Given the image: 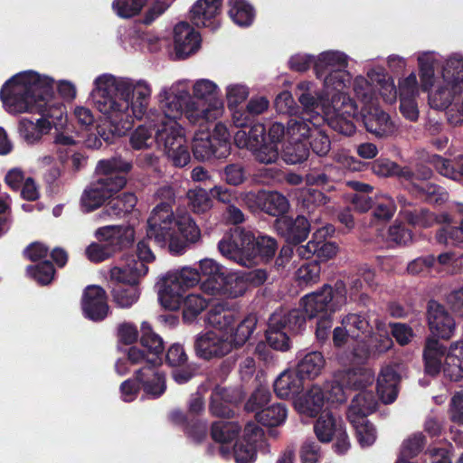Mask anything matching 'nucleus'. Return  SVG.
Instances as JSON below:
<instances>
[{
	"label": "nucleus",
	"instance_id": "obj_15",
	"mask_svg": "<svg viewBox=\"0 0 463 463\" xmlns=\"http://www.w3.org/2000/svg\"><path fill=\"white\" fill-rule=\"evenodd\" d=\"M162 96L164 99L160 100L161 110L151 115L158 123H165V128L180 129L176 119L183 114L186 117V107L188 103H192L191 98L167 91L161 93L160 97Z\"/></svg>",
	"mask_w": 463,
	"mask_h": 463
},
{
	"label": "nucleus",
	"instance_id": "obj_3",
	"mask_svg": "<svg viewBox=\"0 0 463 463\" xmlns=\"http://www.w3.org/2000/svg\"><path fill=\"white\" fill-rule=\"evenodd\" d=\"M91 92L96 108L112 120H122L129 110L141 119L146 112L151 95L150 87L144 81L133 84L128 80H117L111 75H102L95 81Z\"/></svg>",
	"mask_w": 463,
	"mask_h": 463
},
{
	"label": "nucleus",
	"instance_id": "obj_36",
	"mask_svg": "<svg viewBox=\"0 0 463 463\" xmlns=\"http://www.w3.org/2000/svg\"><path fill=\"white\" fill-rule=\"evenodd\" d=\"M269 317L272 326H279L283 330L298 334L306 328L307 316L304 309L294 308L288 312L275 311Z\"/></svg>",
	"mask_w": 463,
	"mask_h": 463
},
{
	"label": "nucleus",
	"instance_id": "obj_64",
	"mask_svg": "<svg viewBox=\"0 0 463 463\" xmlns=\"http://www.w3.org/2000/svg\"><path fill=\"white\" fill-rule=\"evenodd\" d=\"M236 463H252L257 458V445L250 441L237 440L233 446Z\"/></svg>",
	"mask_w": 463,
	"mask_h": 463
},
{
	"label": "nucleus",
	"instance_id": "obj_61",
	"mask_svg": "<svg viewBox=\"0 0 463 463\" xmlns=\"http://www.w3.org/2000/svg\"><path fill=\"white\" fill-rule=\"evenodd\" d=\"M147 0H114L113 10L122 18H130L140 13Z\"/></svg>",
	"mask_w": 463,
	"mask_h": 463
},
{
	"label": "nucleus",
	"instance_id": "obj_49",
	"mask_svg": "<svg viewBox=\"0 0 463 463\" xmlns=\"http://www.w3.org/2000/svg\"><path fill=\"white\" fill-rule=\"evenodd\" d=\"M229 16L234 24L246 27L252 24L255 11L246 0H228Z\"/></svg>",
	"mask_w": 463,
	"mask_h": 463
},
{
	"label": "nucleus",
	"instance_id": "obj_53",
	"mask_svg": "<svg viewBox=\"0 0 463 463\" xmlns=\"http://www.w3.org/2000/svg\"><path fill=\"white\" fill-rule=\"evenodd\" d=\"M199 273L202 280L201 288L208 294L206 284L208 282H220L227 273V269L212 259H204L199 262Z\"/></svg>",
	"mask_w": 463,
	"mask_h": 463
},
{
	"label": "nucleus",
	"instance_id": "obj_8",
	"mask_svg": "<svg viewBox=\"0 0 463 463\" xmlns=\"http://www.w3.org/2000/svg\"><path fill=\"white\" fill-rule=\"evenodd\" d=\"M133 268L113 267L109 271V288L113 301L122 308H129L139 298L140 279L146 275L148 267L135 262Z\"/></svg>",
	"mask_w": 463,
	"mask_h": 463
},
{
	"label": "nucleus",
	"instance_id": "obj_27",
	"mask_svg": "<svg viewBox=\"0 0 463 463\" xmlns=\"http://www.w3.org/2000/svg\"><path fill=\"white\" fill-rule=\"evenodd\" d=\"M234 134V143L240 148L251 150L257 157L266 146V128L261 123L255 121L245 128H238Z\"/></svg>",
	"mask_w": 463,
	"mask_h": 463
},
{
	"label": "nucleus",
	"instance_id": "obj_7",
	"mask_svg": "<svg viewBox=\"0 0 463 463\" xmlns=\"http://www.w3.org/2000/svg\"><path fill=\"white\" fill-rule=\"evenodd\" d=\"M193 93L196 100H192L186 107V118L192 125L202 126L222 115L223 103L218 97L219 90L213 81L205 79L197 80Z\"/></svg>",
	"mask_w": 463,
	"mask_h": 463
},
{
	"label": "nucleus",
	"instance_id": "obj_39",
	"mask_svg": "<svg viewBox=\"0 0 463 463\" xmlns=\"http://www.w3.org/2000/svg\"><path fill=\"white\" fill-rule=\"evenodd\" d=\"M241 426L236 421H214L211 427L212 439L222 444L220 452L225 456L230 453V449L225 447L226 444L232 443L237 439Z\"/></svg>",
	"mask_w": 463,
	"mask_h": 463
},
{
	"label": "nucleus",
	"instance_id": "obj_21",
	"mask_svg": "<svg viewBox=\"0 0 463 463\" xmlns=\"http://www.w3.org/2000/svg\"><path fill=\"white\" fill-rule=\"evenodd\" d=\"M223 0H197L190 10L192 24L200 28L207 27L215 31L220 27L218 16L221 14Z\"/></svg>",
	"mask_w": 463,
	"mask_h": 463
},
{
	"label": "nucleus",
	"instance_id": "obj_5",
	"mask_svg": "<svg viewBox=\"0 0 463 463\" xmlns=\"http://www.w3.org/2000/svg\"><path fill=\"white\" fill-rule=\"evenodd\" d=\"M131 162L121 157L100 160L97 171L102 175L83 192L80 202L86 212H92L118 193L127 184V174L132 169Z\"/></svg>",
	"mask_w": 463,
	"mask_h": 463
},
{
	"label": "nucleus",
	"instance_id": "obj_2",
	"mask_svg": "<svg viewBox=\"0 0 463 463\" xmlns=\"http://www.w3.org/2000/svg\"><path fill=\"white\" fill-rule=\"evenodd\" d=\"M53 81L48 77L29 71L15 74L5 82L0 99L10 113L37 112L44 118H52L54 127L62 125L66 113L61 102H52Z\"/></svg>",
	"mask_w": 463,
	"mask_h": 463
},
{
	"label": "nucleus",
	"instance_id": "obj_14",
	"mask_svg": "<svg viewBox=\"0 0 463 463\" xmlns=\"http://www.w3.org/2000/svg\"><path fill=\"white\" fill-rule=\"evenodd\" d=\"M333 115L328 118V126L337 133L351 137L356 131L354 119L358 113V107L354 99L345 93L332 98Z\"/></svg>",
	"mask_w": 463,
	"mask_h": 463
},
{
	"label": "nucleus",
	"instance_id": "obj_34",
	"mask_svg": "<svg viewBox=\"0 0 463 463\" xmlns=\"http://www.w3.org/2000/svg\"><path fill=\"white\" fill-rule=\"evenodd\" d=\"M269 106L266 97H253L245 109H234L232 122L236 128H245L255 121V118L265 112Z\"/></svg>",
	"mask_w": 463,
	"mask_h": 463
},
{
	"label": "nucleus",
	"instance_id": "obj_47",
	"mask_svg": "<svg viewBox=\"0 0 463 463\" xmlns=\"http://www.w3.org/2000/svg\"><path fill=\"white\" fill-rule=\"evenodd\" d=\"M258 324V316L255 313H250L245 316L235 328L231 330V340L232 348L243 346L250 338Z\"/></svg>",
	"mask_w": 463,
	"mask_h": 463
},
{
	"label": "nucleus",
	"instance_id": "obj_46",
	"mask_svg": "<svg viewBox=\"0 0 463 463\" xmlns=\"http://www.w3.org/2000/svg\"><path fill=\"white\" fill-rule=\"evenodd\" d=\"M325 358L322 353L313 351L307 353L297 364L296 371L303 380H313L317 377L325 367Z\"/></svg>",
	"mask_w": 463,
	"mask_h": 463
},
{
	"label": "nucleus",
	"instance_id": "obj_62",
	"mask_svg": "<svg viewBox=\"0 0 463 463\" xmlns=\"http://www.w3.org/2000/svg\"><path fill=\"white\" fill-rule=\"evenodd\" d=\"M271 399V393L269 388L260 385L249 397L245 403L247 411L257 412L265 408Z\"/></svg>",
	"mask_w": 463,
	"mask_h": 463
},
{
	"label": "nucleus",
	"instance_id": "obj_59",
	"mask_svg": "<svg viewBox=\"0 0 463 463\" xmlns=\"http://www.w3.org/2000/svg\"><path fill=\"white\" fill-rule=\"evenodd\" d=\"M346 68H339L331 70L321 80H324V86L327 90L341 91L348 87L351 83L352 76L345 70Z\"/></svg>",
	"mask_w": 463,
	"mask_h": 463
},
{
	"label": "nucleus",
	"instance_id": "obj_50",
	"mask_svg": "<svg viewBox=\"0 0 463 463\" xmlns=\"http://www.w3.org/2000/svg\"><path fill=\"white\" fill-rule=\"evenodd\" d=\"M442 77L454 92L463 89V58H449L442 69Z\"/></svg>",
	"mask_w": 463,
	"mask_h": 463
},
{
	"label": "nucleus",
	"instance_id": "obj_45",
	"mask_svg": "<svg viewBox=\"0 0 463 463\" xmlns=\"http://www.w3.org/2000/svg\"><path fill=\"white\" fill-rule=\"evenodd\" d=\"M137 203L134 193L124 192L116 197H111L104 207V212L110 217L121 218L130 213Z\"/></svg>",
	"mask_w": 463,
	"mask_h": 463
},
{
	"label": "nucleus",
	"instance_id": "obj_40",
	"mask_svg": "<svg viewBox=\"0 0 463 463\" xmlns=\"http://www.w3.org/2000/svg\"><path fill=\"white\" fill-rule=\"evenodd\" d=\"M289 137L283 146L282 158L288 165L302 164L308 158L309 147L307 142L298 135L289 133Z\"/></svg>",
	"mask_w": 463,
	"mask_h": 463
},
{
	"label": "nucleus",
	"instance_id": "obj_42",
	"mask_svg": "<svg viewBox=\"0 0 463 463\" xmlns=\"http://www.w3.org/2000/svg\"><path fill=\"white\" fill-rule=\"evenodd\" d=\"M52 123L44 118L30 119L23 118L19 121L18 130L21 137L27 143L33 144L37 142L45 134L52 129Z\"/></svg>",
	"mask_w": 463,
	"mask_h": 463
},
{
	"label": "nucleus",
	"instance_id": "obj_31",
	"mask_svg": "<svg viewBox=\"0 0 463 463\" xmlns=\"http://www.w3.org/2000/svg\"><path fill=\"white\" fill-rule=\"evenodd\" d=\"M441 371L449 382L458 383L463 379V341L449 345Z\"/></svg>",
	"mask_w": 463,
	"mask_h": 463
},
{
	"label": "nucleus",
	"instance_id": "obj_37",
	"mask_svg": "<svg viewBox=\"0 0 463 463\" xmlns=\"http://www.w3.org/2000/svg\"><path fill=\"white\" fill-rule=\"evenodd\" d=\"M257 203L263 213L277 218L286 216L289 208L287 197L277 191L259 193Z\"/></svg>",
	"mask_w": 463,
	"mask_h": 463
},
{
	"label": "nucleus",
	"instance_id": "obj_6",
	"mask_svg": "<svg viewBox=\"0 0 463 463\" xmlns=\"http://www.w3.org/2000/svg\"><path fill=\"white\" fill-rule=\"evenodd\" d=\"M204 123L195 131L193 139L192 151L199 161H208L212 158H224L230 154V132L222 123Z\"/></svg>",
	"mask_w": 463,
	"mask_h": 463
},
{
	"label": "nucleus",
	"instance_id": "obj_13",
	"mask_svg": "<svg viewBox=\"0 0 463 463\" xmlns=\"http://www.w3.org/2000/svg\"><path fill=\"white\" fill-rule=\"evenodd\" d=\"M289 133L302 137L308 145L309 152L323 157L331 150V140L326 131L310 119H290L288 122Z\"/></svg>",
	"mask_w": 463,
	"mask_h": 463
},
{
	"label": "nucleus",
	"instance_id": "obj_57",
	"mask_svg": "<svg viewBox=\"0 0 463 463\" xmlns=\"http://www.w3.org/2000/svg\"><path fill=\"white\" fill-rule=\"evenodd\" d=\"M376 400L371 392H359L352 400L350 409L363 418L375 411Z\"/></svg>",
	"mask_w": 463,
	"mask_h": 463
},
{
	"label": "nucleus",
	"instance_id": "obj_48",
	"mask_svg": "<svg viewBox=\"0 0 463 463\" xmlns=\"http://www.w3.org/2000/svg\"><path fill=\"white\" fill-rule=\"evenodd\" d=\"M341 324L350 334L351 339L358 340L367 337L373 332V326L367 318L360 314H348L343 317Z\"/></svg>",
	"mask_w": 463,
	"mask_h": 463
},
{
	"label": "nucleus",
	"instance_id": "obj_32",
	"mask_svg": "<svg viewBox=\"0 0 463 463\" xmlns=\"http://www.w3.org/2000/svg\"><path fill=\"white\" fill-rule=\"evenodd\" d=\"M286 128L283 124L273 122L266 135V146L257 153V160L263 164H271L279 158V144L284 138Z\"/></svg>",
	"mask_w": 463,
	"mask_h": 463
},
{
	"label": "nucleus",
	"instance_id": "obj_38",
	"mask_svg": "<svg viewBox=\"0 0 463 463\" xmlns=\"http://www.w3.org/2000/svg\"><path fill=\"white\" fill-rule=\"evenodd\" d=\"M236 320V312L225 301H218L207 312V322L213 328L220 331L232 329Z\"/></svg>",
	"mask_w": 463,
	"mask_h": 463
},
{
	"label": "nucleus",
	"instance_id": "obj_63",
	"mask_svg": "<svg viewBox=\"0 0 463 463\" xmlns=\"http://www.w3.org/2000/svg\"><path fill=\"white\" fill-rule=\"evenodd\" d=\"M373 382V377L364 369L349 370L346 375V385L354 391L364 392Z\"/></svg>",
	"mask_w": 463,
	"mask_h": 463
},
{
	"label": "nucleus",
	"instance_id": "obj_30",
	"mask_svg": "<svg viewBox=\"0 0 463 463\" xmlns=\"http://www.w3.org/2000/svg\"><path fill=\"white\" fill-rule=\"evenodd\" d=\"M406 190L413 198L429 204L441 205L449 197L447 189L434 182L413 184L406 186Z\"/></svg>",
	"mask_w": 463,
	"mask_h": 463
},
{
	"label": "nucleus",
	"instance_id": "obj_44",
	"mask_svg": "<svg viewBox=\"0 0 463 463\" xmlns=\"http://www.w3.org/2000/svg\"><path fill=\"white\" fill-rule=\"evenodd\" d=\"M348 65L347 56L338 51H327L320 53L316 60L314 71L317 79H322L325 73L331 70L346 68Z\"/></svg>",
	"mask_w": 463,
	"mask_h": 463
},
{
	"label": "nucleus",
	"instance_id": "obj_41",
	"mask_svg": "<svg viewBox=\"0 0 463 463\" xmlns=\"http://www.w3.org/2000/svg\"><path fill=\"white\" fill-rule=\"evenodd\" d=\"M324 404L325 392L318 385H313L296 402L299 413L311 418L317 416L322 411Z\"/></svg>",
	"mask_w": 463,
	"mask_h": 463
},
{
	"label": "nucleus",
	"instance_id": "obj_23",
	"mask_svg": "<svg viewBox=\"0 0 463 463\" xmlns=\"http://www.w3.org/2000/svg\"><path fill=\"white\" fill-rule=\"evenodd\" d=\"M201 46V35L187 22H180L174 28V49L177 60H184L195 53Z\"/></svg>",
	"mask_w": 463,
	"mask_h": 463
},
{
	"label": "nucleus",
	"instance_id": "obj_58",
	"mask_svg": "<svg viewBox=\"0 0 463 463\" xmlns=\"http://www.w3.org/2000/svg\"><path fill=\"white\" fill-rule=\"evenodd\" d=\"M26 271L40 285L50 284L55 274L54 266L50 260H43L35 265H29Z\"/></svg>",
	"mask_w": 463,
	"mask_h": 463
},
{
	"label": "nucleus",
	"instance_id": "obj_25",
	"mask_svg": "<svg viewBox=\"0 0 463 463\" xmlns=\"http://www.w3.org/2000/svg\"><path fill=\"white\" fill-rule=\"evenodd\" d=\"M161 142V149L171 158L175 166L184 167L190 161V153L183 143L184 141L181 129L169 128L166 137L157 134Z\"/></svg>",
	"mask_w": 463,
	"mask_h": 463
},
{
	"label": "nucleus",
	"instance_id": "obj_26",
	"mask_svg": "<svg viewBox=\"0 0 463 463\" xmlns=\"http://www.w3.org/2000/svg\"><path fill=\"white\" fill-rule=\"evenodd\" d=\"M448 350L449 347L434 336H428L425 339L422 360L426 374L432 377L439 374Z\"/></svg>",
	"mask_w": 463,
	"mask_h": 463
},
{
	"label": "nucleus",
	"instance_id": "obj_55",
	"mask_svg": "<svg viewBox=\"0 0 463 463\" xmlns=\"http://www.w3.org/2000/svg\"><path fill=\"white\" fill-rule=\"evenodd\" d=\"M265 339L269 347L276 351L287 352L290 349L291 342L287 333L279 326L271 325L269 318L268 327L265 331Z\"/></svg>",
	"mask_w": 463,
	"mask_h": 463
},
{
	"label": "nucleus",
	"instance_id": "obj_9",
	"mask_svg": "<svg viewBox=\"0 0 463 463\" xmlns=\"http://www.w3.org/2000/svg\"><path fill=\"white\" fill-rule=\"evenodd\" d=\"M96 237L99 242L90 243L85 253L91 262L99 263L115 253L131 247L134 243L135 230L130 226H105L97 230Z\"/></svg>",
	"mask_w": 463,
	"mask_h": 463
},
{
	"label": "nucleus",
	"instance_id": "obj_33",
	"mask_svg": "<svg viewBox=\"0 0 463 463\" xmlns=\"http://www.w3.org/2000/svg\"><path fill=\"white\" fill-rule=\"evenodd\" d=\"M274 392L281 399H288L298 395L304 389V380L295 370L282 372L275 380Z\"/></svg>",
	"mask_w": 463,
	"mask_h": 463
},
{
	"label": "nucleus",
	"instance_id": "obj_54",
	"mask_svg": "<svg viewBox=\"0 0 463 463\" xmlns=\"http://www.w3.org/2000/svg\"><path fill=\"white\" fill-rule=\"evenodd\" d=\"M372 169L379 176H396L402 183L403 182V177H410L409 166H402L385 158L373 161Z\"/></svg>",
	"mask_w": 463,
	"mask_h": 463
},
{
	"label": "nucleus",
	"instance_id": "obj_12",
	"mask_svg": "<svg viewBox=\"0 0 463 463\" xmlns=\"http://www.w3.org/2000/svg\"><path fill=\"white\" fill-rule=\"evenodd\" d=\"M140 344L144 349L131 346L128 352V360L133 364L145 362L146 366L161 365L165 349L164 341L153 331L147 322H143L141 325Z\"/></svg>",
	"mask_w": 463,
	"mask_h": 463
},
{
	"label": "nucleus",
	"instance_id": "obj_60",
	"mask_svg": "<svg viewBox=\"0 0 463 463\" xmlns=\"http://www.w3.org/2000/svg\"><path fill=\"white\" fill-rule=\"evenodd\" d=\"M403 219L412 226L427 228L434 222L433 213L426 208H415L413 210L404 209Z\"/></svg>",
	"mask_w": 463,
	"mask_h": 463
},
{
	"label": "nucleus",
	"instance_id": "obj_29",
	"mask_svg": "<svg viewBox=\"0 0 463 463\" xmlns=\"http://www.w3.org/2000/svg\"><path fill=\"white\" fill-rule=\"evenodd\" d=\"M156 366H143L137 370L141 390L146 396L157 399L166 391V380L164 373L156 369Z\"/></svg>",
	"mask_w": 463,
	"mask_h": 463
},
{
	"label": "nucleus",
	"instance_id": "obj_24",
	"mask_svg": "<svg viewBox=\"0 0 463 463\" xmlns=\"http://www.w3.org/2000/svg\"><path fill=\"white\" fill-rule=\"evenodd\" d=\"M169 420L181 426L185 436L194 444H202L208 435L207 421L202 418H188L180 409H175L168 414Z\"/></svg>",
	"mask_w": 463,
	"mask_h": 463
},
{
	"label": "nucleus",
	"instance_id": "obj_10",
	"mask_svg": "<svg viewBox=\"0 0 463 463\" xmlns=\"http://www.w3.org/2000/svg\"><path fill=\"white\" fill-rule=\"evenodd\" d=\"M346 293L345 283L337 279L333 286L324 284L319 289L302 297L300 306L309 319L332 317L346 303Z\"/></svg>",
	"mask_w": 463,
	"mask_h": 463
},
{
	"label": "nucleus",
	"instance_id": "obj_18",
	"mask_svg": "<svg viewBox=\"0 0 463 463\" xmlns=\"http://www.w3.org/2000/svg\"><path fill=\"white\" fill-rule=\"evenodd\" d=\"M277 233L288 244L298 245L306 241L310 232V222L302 214L296 218L282 216L274 222Z\"/></svg>",
	"mask_w": 463,
	"mask_h": 463
},
{
	"label": "nucleus",
	"instance_id": "obj_35",
	"mask_svg": "<svg viewBox=\"0 0 463 463\" xmlns=\"http://www.w3.org/2000/svg\"><path fill=\"white\" fill-rule=\"evenodd\" d=\"M437 222L444 223L436 232L435 239L437 242L447 246L463 248V219L459 225H452L449 215L443 213L437 218Z\"/></svg>",
	"mask_w": 463,
	"mask_h": 463
},
{
	"label": "nucleus",
	"instance_id": "obj_28",
	"mask_svg": "<svg viewBox=\"0 0 463 463\" xmlns=\"http://www.w3.org/2000/svg\"><path fill=\"white\" fill-rule=\"evenodd\" d=\"M208 294L222 296L229 298H237L247 291L246 281L235 273L227 272L220 282H208L206 284Z\"/></svg>",
	"mask_w": 463,
	"mask_h": 463
},
{
	"label": "nucleus",
	"instance_id": "obj_43",
	"mask_svg": "<svg viewBox=\"0 0 463 463\" xmlns=\"http://www.w3.org/2000/svg\"><path fill=\"white\" fill-rule=\"evenodd\" d=\"M343 425L344 422L341 418H335L330 411H324L316 420L314 431L320 442L329 443Z\"/></svg>",
	"mask_w": 463,
	"mask_h": 463
},
{
	"label": "nucleus",
	"instance_id": "obj_16",
	"mask_svg": "<svg viewBox=\"0 0 463 463\" xmlns=\"http://www.w3.org/2000/svg\"><path fill=\"white\" fill-rule=\"evenodd\" d=\"M81 310L85 318L93 322L103 321L109 312L106 290L100 286H88L83 291Z\"/></svg>",
	"mask_w": 463,
	"mask_h": 463
},
{
	"label": "nucleus",
	"instance_id": "obj_22",
	"mask_svg": "<svg viewBox=\"0 0 463 463\" xmlns=\"http://www.w3.org/2000/svg\"><path fill=\"white\" fill-rule=\"evenodd\" d=\"M147 122L138 126L131 134L130 144L134 149L140 150L151 147L154 144L161 149V142L157 138V134H162V137H166L169 128H165V123H158L152 115L147 117Z\"/></svg>",
	"mask_w": 463,
	"mask_h": 463
},
{
	"label": "nucleus",
	"instance_id": "obj_4",
	"mask_svg": "<svg viewBox=\"0 0 463 463\" xmlns=\"http://www.w3.org/2000/svg\"><path fill=\"white\" fill-rule=\"evenodd\" d=\"M219 251L225 258L242 267H251L259 260H272L278 250L277 240L258 232L255 234L241 227L231 229L218 243Z\"/></svg>",
	"mask_w": 463,
	"mask_h": 463
},
{
	"label": "nucleus",
	"instance_id": "obj_56",
	"mask_svg": "<svg viewBox=\"0 0 463 463\" xmlns=\"http://www.w3.org/2000/svg\"><path fill=\"white\" fill-rule=\"evenodd\" d=\"M328 201V197L322 191L315 188L302 191L298 197L301 209L308 214L326 205Z\"/></svg>",
	"mask_w": 463,
	"mask_h": 463
},
{
	"label": "nucleus",
	"instance_id": "obj_1",
	"mask_svg": "<svg viewBox=\"0 0 463 463\" xmlns=\"http://www.w3.org/2000/svg\"><path fill=\"white\" fill-rule=\"evenodd\" d=\"M146 237L137 242V258H127L122 268H133L135 262L145 267L155 260L156 257L149 246V241L160 248H167L173 255H182L190 244L201 238V231L194 220L188 213H174L169 202L158 203L151 212L146 221Z\"/></svg>",
	"mask_w": 463,
	"mask_h": 463
},
{
	"label": "nucleus",
	"instance_id": "obj_52",
	"mask_svg": "<svg viewBox=\"0 0 463 463\" xmlns=\"http://www.w3.org/2000/svg\"><path fill=\"white\" fill-rule=\"evenodd\" d=\"M208 307V301L200 295L189 294L186 297L182 294L181 307L183 319L185 323L194 322L196 317Z\"/></svg>",
	"mask_w": 463,
	"mask_h": 463
},
{
	"label": "nucleus",
	"instance_id": "obj_19",
	"mask_svg": "<svg viewBox=\"0 0 463 463\" xmlns=\"http://www.w3.org/2000/svg\"><path fill=\"white\" fill-rule=\"evenodd\" d=\"M427 320L432 336L449 339L455 330V320L447 308L437 300L427 304Z\"/></svg>",
	"mask_w": 463,
	"mask_h": 463
},
{
	"label": "nucleus",
	"instance_id": "obj_11",
	"mask_svg": "<svg viewBox=\"0 0 463 463\" xmlns=\"http://www.w3.org/2000/svg\"><path fill=\"white\" fill-rule=\"evenodd\" d=\"M199 282L202 283V280L196 269L184 267L180 270L168 272L163 278V288L159 292L161 305L173 311L180 309L182 294Z\"/></svg>",
	"mask_w": 463,
	"mask_h": 463
},
{
	"label": "nucleus",
	"instance_id": "obj_20",
	"mask_svg": "<svg viewBox=\"0 0 463 463\" xmlns=\"http://www.w3.org/2000/svg\"><path fill=\"white\" fill-rule=\"evenodd\" d=\"M194 347L196 355L204 360L223 357L232 350V343L213 331L197 335Z\"/></svg>",
	"mask_w": 463,
	"mask_h": 463
},
{
	"label": "nucleus",
	"instance_id": "obj_17",
	"mask_svg": "<svg viewBox=\"0 0 463 463\" xmlns=\"http://www.w3.org/2000/svg\"><path fill=\"white\" fill-rule=\"evenodd\" d=\"M361 118L366 131L376 137H386L394 131L390 115L379 106L365 103L361 109Z\"/></svg>",
	"mask_w": 463,
	"mask_h": 463
},
{
	"label": "nucleus",
	"instance_id": "obj_51",
	"mask_svg": "<svg viewBox=\"0 0 463 463\" xmlns=\"http://www.w3.org/2000/svg\"><path fill=\"white\" fill-rule=\"evenodd\" d=\"M287 408L283 403L266 406L255 414L256 420L263 426L276 427L285 421Z\"/></svg>",
	"mask_w": 463,
	"mask_h": 463
}]
</instances>
